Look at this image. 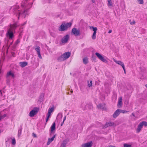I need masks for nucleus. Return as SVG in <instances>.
Returning <instances> with one entry per match:
<instances>
[{"label": "nucleus", "instance_id": "a211bd4d", "mask_svg": "<svg viewBox=\"0 0 147 147\" xmlns=\"http://www.w3.org/2000/svg\"><path fill=\"white\" fill-rule=\"evenodd\" d=\"M98 109H104L105 107V105L104 103L99 104L97 105Z\"/></svg>", "mask_w": 147, "mask_h": 147}, {"label": "nucleus", "instance_id": "9b49d317", "mask_svg": "<svg viewBox=\"0 0 147 147\" xmlns=\"http://www.w3.org/2000/svg\"><path fill=\"white\" fill-rule=\"evenodd\" d=\"M113 60L116 63L120 65L123 68H124L125 66L123 62L120 61H117L114 59H113Z\"/></svg>", "mask_w": 147, "mask_h": 147}, {"label": "nucleus", "instance_id": "4468645a", "mask_svg": "<svg viewBox=\"0 0 147 147\" xmlns=\"http://www.w3.org/2000/svg\"><path fill=\"white\" fill-rule=\"evenodd\" d=\"M32 5V3L27 5L26 3H22V6L26 9H29L30 8Z\"/></svg>", "mask_w": 147, "mask_h": 147}, {"label": "nucleus", "instance_id": "c756f323", "mask_svg": "<svg viewBox=\"0 0 147 147\" xmlns=\"http://www.w3.org/2000/svg\"><path fill=\"white\" fill-rule=\"evenodd\" d=\"M88 86L89 87H91L92 86V81L91 80L90 82H89L88 81Z\"/></svg>", "mask_w": 147, "mask_h": 147}, {"label": "nucleus", "instance_id": "a19ab883", "mask_svg": "<svg viewBox=\"0 0 147 147\" xmlns=\"http://www.w3.org/2000/svg\"><path fill=\"white\" fill-rule=\"evenodd\" d=\"M58 116H60L61 118H62V113H59L58 114Z\"/></svg>", "mask_w": 147, "mask_h": 147}, {"label": "nucleus", "instance_id": "09e8293b", "mask_svg": "<svg viewBox=\"0 0 147 147\" xmlns=\"http://www.w3.org/2000/svg\"><path fill=\"white\" fill-rule=\"evenodd\" d=\"M9 80L7 79V84H9Z\"/></svg>", "mask_w": 147, "mask_h": 147}, {"label": "nucleus", "instance_id": "6e6552de", "mask_svg": "<svg viewBox=\"0 0 147 147\" xmlns=\"http://www.w3.org/2000/svg\"><path fill=\"white\" fill-rule=\"evenodd\" d=\"M117 125L115 123L113 122H107L105 124L104 126V127L105 128H107L109 126H113L114 127H115Z\"/></svg>", "mask_w": 147, "mask_h": 147}, {"label": "nucleus", "instance_id": "f3484780", "mask_svg": "<svg viewBox=\"0 0 147 147\" xmlns=\"http://www.w3.org/2000/svg\"><path fill=\"white\" fill-rule=\"evenodd\" d=\"M120 113L119 109H117L113 114V117L114 118H116L119 115Z\"/></svg>", "mask_w": 147, "mask_h": 147}, {"label": "nucleus", "instance_id": "864d4df0", "mask_svg": "<svg viewBox=\"0 0 147 147\" xmlns=\"http://www.w3.org/2000/svg\"><path fill=\"white\" fill-rule=\"evenodd\" d=\"M110 147H116L115 146H112V145H111L110 146Z\"/></svg>", "mask_w": 147, "mask_h": 147}, {"label": "nucleus", "instance_id": "3c124183", "mask_svg": "<svg viewBox=\"0 0 147 147\" xmlns=\"http://www.w3.org/2000/svg\"><path fill=\"white\" fill-rule=\"evenodd\" d=\"M134 117L135 116V115L134 113H132L131 114Z\"/></svg>", "mask_w": 147, "mask_h": 147}, {"label": "nucleus", "instance_id": "7ed1b4c3", "mask_svg": "<svg viewBox=\"0 0 147 147\" xmlns=\"http://www.w3.org/2000/svg\"><path fill=\"white\" fill-rule=\"evenodd\" d=\"M39 108L38 107H34L33 109L31 110L29 113V116L30 117H33L36 115L39 110Z\"/></svg>", "mask_w": 147, "mask_h": 147}, {"label": "nucleus", "instance_id": "0eeeda50", "mask_svg": "<svg viewBox=\"0 0 147 147\" xmlns=\"http://www.w3.org/2000/svg\"><path fill=\"white\" fill-rule=\"evenodd\" d=\"M69 38V36L68 34H67L64 36L61 39V42L63 43H65L67 42Z\"/></svg>", "mask_w": 147, "mask_h": 147}, {"label": "nucleus", "instance_id": "aec40b11", "mask_svg": "<svg viewBox=\"0 0 147 147\" xmlns=\"http://www.w3.org/2000/svg\"><path fill=\"white\" fill-rule=\"evenodd\" d=\"M20 64L22 67H23L27 65L28 63L26 62L25 61L20 62Z\"/></svg>", "mask_w": 147, "mask_h": 147}, {"label": "nucleus", "instance_id": "680f3d73", "mask_svg": "<svg viewBox=\"0 0 147 147\" xmlns=\"http://www.w3.org/2000/svg\"><path fill=\"white\" fill-rule=\"evenodd\" d=\"M1 132V131H0V133Z\"/></svg>", "mask_w": 147, "mask_h": 147}, {"label": "nucleus", "instance_id": "cd10ccee", "mask_svg": "<svg viewBox=\"0 0 147 147\" xmlns=\"http://www.w3.org/2000/svg\"><path fill=\"white\" fill-rule=\"evenodd\" d=\"M119 111L120 113H127L128 112V111H125V110H123L119 109Z\"/></svg>", "mask_w": 147, "mask_h": 147}, {"label": "nucleus", "instance_id": "f704fd0d", "mask_svg": "<svg viewBox=\"0 0 147 147\" xmlns=\"http://www.w3.org/2000/svg\"><path fill=\"white\" fill-rule=\"evenodd\" d=\"M143 125H144L145 126H147V122L145 121H143L142 122Z\"/></svg>", "mask_w": 147, "mask_h": 147}, {"label": "nucleus", "instance_id": "72a5a7b5", "mask_svg": "<svg viewBox=\"0 0 147 147\" xmlns=\"http://www.w3.org/2000/svg\"><path fill=\"white\" fill-rule=\"evenodd\" d=\"M12 144L15 145L16 143V140L14 138H13L12 140Z\"/></svg>", "mask_w": 147, "mask_h": 147}, {"label": "nucleus", "instance_id": "a18cd8bd", "mask_svg": "<svg viewBox=\"0 0 147 147\" xmlns=\"http://www.w3.org/2000/svg\"><path fill=\"white\" fill-rule=\"evenodd\" d=\"M112 30H109V32H108V33H110L112 32Z\"/></svg>", "mask_w": 147, "mask_h": 147}, {"label": "nucleus", "instance_id": "c9c22d12", "mask_svg": "<svg viewBox=\"0 0 147 147\" xmlns=\"http://www.w3.org/2000/svg\"><path fill=\"white\" fill-rule=\"evenodd\" d=\"M124 147H131V145L124 144L123 145Z\"/></svg>", "mask_w": 147, "mask_h": 147}, {"label": "nucleus", "instance_id": "8fccbe9b", "mask_svg": "<svg viewBox=\"0 0 147 147\" xmlns=\"http://www.w3.org/2000/svg\"><path fill=\"white\" fill-rule=\"evenodd\" d=\"M48 120H49V118H47L46 119V122H47Z\"/></svg>", "mask_w": 147, "mask_h": 147}, {"label": "nucleus", "instance_id": "ea45409f", "mask_svg": "<svg viewBox=\"0 0 147 147\" xmlns=\"http://www.w3.org/2000/svg\"><path fill=\"white\" fill-rule=\"evenodd\" d=\"M1 116V119H2L4 118L5 117H6V114H5Z\"/></svg>", "mask_w": 147, "mask_h": 147}, {"label": "nucleus", "instance_id": "39448f33", "mask_svg": "<svg viewBox=\"0 0 147 147\" xmlns=\"http://www.w3.org/2000/svg\"><path fill=\"white\" fill-rule=\"evenodd\" d=\"M19 13V17L20 16H22L24 17V18H25L26 15L28 13L27 10H22L21 11H18V12Z\"/></svg>", "mask_w": 147, "mask_h": 147}, {"label": "nucleus", "instance_id": "6e6d98bb", "mask_svg": "<svg viewBox=\"0 0 147 147\" xmlns=\"http://www.w3.org/2000/svg\"><path fill=\"white\" fill-rule=\"evenodd\" d=\"M26 24V22H25L24 24H22V26L24 25V24Z\"/></svg>", "mask_w": 147, "mask_h": 147}, {"label": "nucleus", "instance_id": "c03bdc74", "mask_svg": "<svg viewBox=\"0 0 147 147\" xmlns=\"http://www.w3.org/2000/svg\"><path fill=\"white\" fill-rule=\"evenodd\" d=\"M51 115V114H49L48 113H47V118H48L49 119V118L50 117V116Z\"/></svg>", "mask_w": 147, "mask_h": 147}, {"label": "nucleus", "instance_id": "4c0bfd02", "mask_svg": "<svg viewBox=\"0 0 147 147\" xmlns=\"http://www.w3.org/2000/svg\"><path fill=\"white\" fill-rule=\"evenodd\" d=\"M38 54V57H39V58H40V59H42V56L40 55V53H37Z\"/></svg>", "mask_w": 147, "mask_h": 147}, {"label": "nucleus", "instance_id": "7c9ffc66", "mask_svg": "<svg viewBox=\"0 0 147 147\" xmlns=\"http://www.w3.org/2000/svg\"><path fill=\"white\" fill-rule=\"evenodd\" d=\"M11 8L12 9H18L19 8V7L18 5L14 6L12 7Z\"/></svg>", "mask_w": 147, "mask_h": 147}, {"label": "nucleus", "instance_id": "bf43d9fd", "mask_svg": "<svg viewBox=\"0 0 147 147\" xmlns=\"http://www.w3.org/2000/svg\"><path fill=\"white\" fill-rule=\"evenodd\" d=\"M92 2H93V3H94V1L93 0H92Z\"/></svg>", "mask_w": 147, "mask_h": 147}, {"label": "nucleus", "instance_id": "412c9836", "mask_svg": "<svg viewBox=\"0 0 147 147\" xmlns=\"http://www.w3.org/2000/svg\"><path fill=\"white\" fill-rule=\"evenodd\" d=\"M9 76H11L13 78L14 76V74L11 71H9L7 73V78H8V77Z\"/></svg>", "mask_w": 147, "mask_h": 147}, {"label": "nucleus", "instance_id": "9d476101", "mask_svg": "<svg viewBox=\"0 0 147 147\" xmlns=\"http://www.w3.org/2000/svg\"><path fill=\"white\" fill-rule=\"evenodd\" d=\"M55 129V122H54L53 125L51 127V130L50 132V135H51L52 134H54V131Z\"/></svg>", "mask_w": 147, "mask_h": 147}, {"label": "nucleus", "instance_id": "c85d7f7f", "mask_svg": "<svg viewBox=\"0 0 147 147\" xmlns=\"http://www.w3.org/2000/svg\"><path fill=\"white\" fill-rule=\"evenodd\" d=\"M66 143L65 141H63V143L61 144L60 147H65Z\"/></svg>", "mask_w": 147, "mask_h": 147}, {"label": "nucleus", "instance_id": "20e7f679", "mask_svg": "<svg viewBox=\"0 0 147 147\" xmlns=\"http://www.w3.org/2000/svg\"><path fill=\"white\" fill-rule=\"evenodd\" d=\"M71 33L75 36H79L81 34L80 30L75 28L72 29Z\"/></svg>", "mask_w": 147, "mask_h": 147}, {"label": "nucleus", "instance_id": "052dcab7", "mask_svg": "<svg viewBox=\"0 0 147 147\" xmlns=\"http://www.w3.org/2000/svg\"><path fill=\"white\" fill-rule=\"evenodd\" d=\"M12 43V42L11 43V45Z\"/></svg>", "mask_w": 147, "mask_h": 147}, {"label": "nucleus", "instance_id": "bb28decb", "mask_svg": "<svg viewBox=\"0 0 147 147\" xmlns=\"http://www.w3.org/2000/svg\"><path fill=\"white\" fill-rule=\"evenodd\" d=\"M44 94H42L40 97V101H41L43 100V98H44Z\"/></svg>", "mask_w": 147, "mask_h": 147}, {"label": "nucleus", "instance_id": "473e14b6", "mask_svg": "<svg viewBox=\"0 0 147 147\" xmlns=\"http://www.w3.org/2000/svg\"><path fill=\"white\" fill-rule=\"evenodd\" d=\"M137 2L140 4H142L144 3L143 0H137Z\"/></svg>", "mask_w": 147, "mask_h": 147}, {"label": "nucleus", "instance_id": "2eb2a0df", "mask_svg": "<svg viewBox=\"0 0 147 147\" xmlns=\"http://www.w3.org/2000/svg\"><path fill=\"white\" fill-rule=\"evenodd\" d=\"M64 57L67 59L71 55V53L69 52H66L63 54Z\"/></svg>", "mask_w": 147, "mask_h": 147}, {"label": "nucleus", "instance_id": "de8ad7c7", "mask_svg": "<svg viewBox=\"0 0 147 147\" xmlns=\"http://www.w3.org/2000/svg\"><path fill=\"white\" fill-rule=\"evenodd\" d=\"M66 116H65L64 117V119H63V122H64V121L66 119Z\"/></svg>", "mask_w": 147, "mask_h": 147}, {"label": "nucleus", "instance_id": "4d7b16f0", "mask_svg": "<svg viewBox=\"0 0 147 147\" xmlns=\"http://www.w3.org/2000/svg\"><path fill=\"white\" fill-rule=\"evenodd\" d=\"M1 119H2L1 118V117L0 116V120Z\"/></svg>", "mask_w": 147, "mask_h": 147}, {"label": "nucleus", "instance_id": "49530a36", "mask_svg": "<svg viewBox=\"0 0 147 147\" xmlns=\"http://www.w3.org/2000/svg\"><path fill=\"white\" fill-rule=\"evenodd\" d=\"M123 70L124 71V73L125 74L126 73V72H125V67H124V68H123Z\"/></svg>", "mask_w": 147, "mask_h": 147}, {"label": "nucleus", "instance_id": "13d9d810", "mask_svg": "<svg viewBox=\"0 0 147 147\" xmlns=\"http://www.w3.org/2000/svg\"><path fill=\"white\" fill-rule=\"evenodd\" d=\"M0 92L1 93V94H2V93L1 90H0Z\"/></svg>", "mask_w": 147, "mask_h": 147}, {"label": "nucleus", "instance_id": "603ef678", "mask_svg": "<svg viewBox=\"0 0 147 147\" xmlns=\"http://www.w3.org/2000/svg\"><path fill=\"white\" fill-rule=\"evenodd\" d=\"M63 123H64V122H63H63L62 123H61V126H62V125H63Z\"/></svg>", "mask_w": 147, "mask_h": 147}, {"label": "nucleus", "instance_id": "4be33fe9", "mask_svg": "<svg viewBox=\"0 0 147 147\" xmlns=\"http://www.w3.org/2000/svg\"><path fill=\"white\" fill-rule=\"evenodd\" d=\"M83 62L85 64H87L88 62V59L87 57H85L83 59Z\"/></svg>", "mask_w": 147, "mask_h": 147}, {"label": "nucleus", "instance_id": "a878e982", "mask_svg": "<svg viewBox=\"0 0 147 147\" xmlns=\"http://www.w3.org/2000/svg\"><path fill=\"white\" fill-rule=\"evenodd\" d=\"M36 51H37V53H40V47L39 46H37L36 48L35 49Z\"/></svg>", "mask_w": 147, "mask_h": 147}, {"label": "nucleus", "instance_id": "f8f14e48", "mask_svg": "<svg viewBox=\"0 0 147 147\" xmlns=\"http://www.w3.org/2000/svg\"><path fill=\"white\" fill-rule=\"evenodd\" d=\"M66 60V59H65V57H64V56L63 54L59 57L57 59V61L59 62L63 61Z\"/></svg>", "mask_w": 147, "mask_h": 147}, {"label": "nucleus", "instance_id": "393cba45", "mask_svg": "<svg viewBox=\"0 0 147 147\" xmlns=\"http://www.w3.org/2000/svg\"><path fill=\"white\" fill-rule=\"evenodd\" d=\"M108 2V6H112L113 5V3L111 0H107Z\"/></svg>", "mask_w": 147, "mask_h": 147}, {"label": "nucleus", "instance_id": "6ab92c4d", "mask_svg": "<svg viewBox=\"0 0 147 147\" xmlns=\"http://www.w3.org/2000/svg\"><path fill=\"white\" fill-rule=\"evenodd\" d=\"M122 97L121 96L120 97L118 100V106H121L122 103Z\"/></svg>", "mask_w": 147, "mask_h": 147}, {"label": "nucleus", "instance_id": "b1692460", "mask_svg": "<svg viewBox=\"0 0 147 147\" xmlns=\"http://www.w3.org/2000/svg\"><path fill=\"white\" fill-rule=\"evenodd\" d=\"M90 29H92L94 31V32H96V31L97 30L96 27H94L93 26H90Z\"/></svg>", "mask_w": 147, "mask_h": 147}, {"label": "nucleus", "instance_id": "f257e3e1", "mask_svg": "<svg viewBox=\"0 0 147 147\" xmlns=\"http://www.w3.org/2000/svg\"><path fill=\"white\" fill-rule=\"evenodd\" d=\"M17 27V24L15 23L13 24H11L8 28L6 35L9 39H12L14 37L13 32Z\"/></svg>", "mask_w": 147, "mask_h": 147}, {"label": "nucleus", "instance_id": "79ce46f5", "mask_svg": "<svg viewBox=\"0 0 147 147\" xmlns=\"http://www.w3.org/2000/svg\"><path fill=\"white\" fill-rule=\"evenodd\" d=\"M135 23V22L134 21H133L132 22H130V24L131 25H133Z\"/></svg>", "mask_w": 147, "mask_h": 147}, {"label": "nucleus", "instance_id": "f03ea898", "mask_svg": "<svg viewBox=\"0 0 147 147\" xmlns=\"http://www.w3.org/2000/svg\"><path fill=\"white\" fill-rule=\"evenodd\" d=\"M71 25L72 23L71 22L62 24L59 28V30L61 31L66 30L68 28L71 27Z\"/></svg>", "mask_w": 147, "mask_h": 147}, {"label": "nucleus", "instance_id": "ddd939ff", "mask_svg": "<svg viewBox=\"0 0 147 147\" xmlns=\"http://www.w3.org/2000/svg\"><path fill=\"white\" fill-rule=\"evenodd\" d=\"M143 124L142 122H140L138 125V127L136 129V132L139 133L141 131L143 127Z\"/></svg>", "mask_w": 147, "mask_h": 147}, {"label": "nucleus", "instance_id": "dca6fc26", "mask_svg": "<svg viewBox=\"0 0 147 147\" xmlns=\"http://www.w3.org/2000/svg\"><path fill=\"white\" fill-rule=\"evenodd\" d=\"M53 135V136L52 138H49L48 139V140L47 143V145H49L50 143L54 140V139L55 137V134Z\"/></svg>", "mask_w": 147, "mask_h": 147}, {"label": "nucleus", "instance_id": "58836bf2", "mask_svg": "<svg viewBox=\"0 0 147 147\" xmlns=\"http://www.w3.org/2000/svg\"><path fill=\"white\" fill-rule=\"evenodd\" d=\"M22 130H21L20 131V130L18 131V137L20 136L21 134Z\"/></svg>", "mask_w": 147, "mask_h": 147}, {"label": "nucleus", "instance_id": "1a4fd4ad", "mask_svg": "<svg viewBox=\"0 0 147 147\" xmlns=\"http://www.w3.org/2000/svg\"><path fill=\"white\" fill-rule=\"evenodd\" d=\"M92 142L90 141L88 142L82 144L81 146V147H92Z\"/></svg>", "mask_w": 147, "mask_h": 147}, {"label": "nucleus", "instance_id": "5fc2aeb1", "mask_svg": "<svg viewBox=\"0 0 147 147\" xmlns=\"http://www.w3.org/2000/svg\"><path fill=\"white\" fill-rule=\"evenodd\" d=\"M73 92V91L72 90H71V93H72Z\"/></svg>", "mask_w": 147, "mask_h": 147}, {"label": "nucleus", "instance_id": "5701e85b", "mask_svg": "<svg viewBox=\"0 0 147 147\" xmlns=\"http://www.w3.org/2000/svg\"><path fill=\"white\" fill-rule=\"evenodd\" d=\"M54 110L53 108L52 107L50 109H49L48 111V113L51 115V113Z\"/></svg>", "mask_w": 147, "mask_h": 147}, {"label": "nucleus", "instance_id": "2f4dec72", "mask_svg": "<svg viewBox=\"0 0 147 147\" xmlns=\"http://www.w3.org/2000/svg\"><path fill=\"white\" fill-rule=\"evenodd\" d=\"M96 32H94L93 35L92 36V38L94 40L96 38Z\"/></svg>", "mask_w": 147, "mask_h": 147}, {"label": "nucleus", "instance_id": "e433bc0d", "mask_svg": "<svg viewBox=\"0 0 147 147\" xmlns=\"http://www.w3.org/2000/svg\"><path fill=\"white\" fill-rule=\"evenodd\" d=\"M20 42V40L19 39H18L16 42H15V45H16L18 44Z\"/></svg>", "mask_w": 147, "mask_h": 147}, {"label": "nucleus", "instance_id": "423d86ee", "mask_svg": "<svg viewBox=\"0 0 147 147\" xmlns=\"http://www.w3.org/2000/svg\"><path fill=\"white\" fill-rule=\"evenodd\" d=\"M95 55L98 57L99 59L102 61L106 63L107 62V61L106 59L104 58L99 53H96Z\"/></svg>", "mask_w": 147, "mask_h": 147}, {"label": "nucleus", "instance_id": "37998d69", "mask_svg": "<svg viewBox=\"0 0 147 147\" xmlns=\"http://www.w3.org/2000/svg\"><path fill=\"white\" fill-rule=\"evenodd\" d=\"M32 135L33 136H34V137H36V135L34 133H32Z\"/></svg>", "mask_w": 147, "mask_h": 147}]
</instances>
